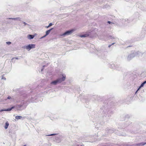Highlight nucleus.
Here are the masks:
<instances>
[{"label":"nucleus","mask_w":146,"mask_h":146,"mask_svg":"<svg viewBox=\"0 0 146 146\" xmlns=\"http://www.w3.org/2000/svg\"><path fill=\"white\" fill-rule=\"evenodd\" d=\"M62 78L56 80L54 81L51 82L52 84L56 85L57 83L61 82H62L64 81L66 78V76L64 74L62 75Z\"/></svg>","instance_id":"f257e3e1"},{"label":"nucleus","mask_w":146,"mask_h":146,"mask_svg":"<svg viewBox=\"0 0 146 146\" xmlns=\"http://www.w3.org/2000/svg\"><path fill=\"white\" fill-rule=\"evenodd\" d=\"M74 30L73 29L67 31L65 32V33H64L62 35H69L71 34Z\"/></svg>","instance_id":"f03ea898"},{"label":"nucleus","mask_w":146,"mask_h":146,"mask_svg":"<svg viewBox=\"0 0 146 146\" xmlns=\"http://www.w3.org/2000/svg\"><path fill=\"white\" fill-rule=\"evenodd\" d=\"M14 108V107L13 106L11 108H9L8 109H5V110H0V111H11Z\"/></svg>","instance_id":"7ed1b4c3"},{"label":"nucleus","mask_w":146,"mask_h":146,"mask_svg":"<svg viewBox=\"0 0 146 146\" xmlns=\"http://www.w3.org/2000/svg\"><path fill=\"white\" fill-rule=\"evenodd\" d=\"M35 36L34 35H29L27 36V38L28 39H31L34 38Z\"/></svg>","instance_id":"20e7f679"},{"label":"nucleus","mask_w":146,"mask_h":146,"mask_svg":"<svg viewBox=\"0 0 146 146\" xmlns=\"http://www.w3.org/2000/svg\"><path fill=\"white\" fill-rule=\"evenodd\" d=\"M146 83V81L144 82H143L140 85V86H139V88H138V89H137V92L139 89L142 87H143L144 86V85Z\"/></svg>","instance_id":"39448f33"},{"label":"nucleus","mask_w":146,"mask_h":146,"mask_svg":"<svg viewBox=\"0 0 146 146\" xmlns=\"http://www.w3.org/2000/svg\"><path fill=\"white\" fill-rule=\"evenodd\" d=\"M52 29H53V28H52V29L46 31V34L44 36V37L46 36H47V35H48L49 34V33H50Z\"/></svg>","instance_id":"423d86ee"},{"label":"nucleus","mask_w":146,"mask_h":146,"mask_svg":"<svg viewBox=\"0 0 146 146\" xmlns=\"http://www.w3.org/2000/svg\"><path fill=\"white\" fill-rule=\"evenodd\" d=\"M89 36V35L88 34H85L84 35H81L80 36L81 37H85Z\"/></svg>","instance_id":"0eeeda50"},{"label":"nucleus","mask_w":146,"mask_h":146,"mask_svg":"<svg viewBox=\"0 0 146 146\" xmlns=\"http://www.w3.org/2000/svg\"><path fill=\"white\" fill-rule=\"evenodd\" d=\"M9 125V123L8 121H7L5 123V129H7Z\"/></svg>","instance_id":"6e6552de"},{"label":"nucleus","mask_w":146,"mask_h":146,"mask_svg":"<svg viewBox=\"0 0 146 146\" xmlns=\"http://www.w3.org/2000/svg\"><path fill=\"white\" fill-rule=\"evenodd\" d=\"M26 48L28 50H30L31 49L30 44L26 46Z\"/></svg>","instance_id":"1a4fd4ad"},{"label":"nucleus","mask_w":146,"mask_h":146,"mask_svg":"<svg viewBox=\"0 0 146 146\" xmlns=\"http://www.w3.org/2000/svg\"><path fill=\"white\" fill-rule=\"evenodd\" d=\"M15 117L16 119H21L22 118V117L21 116H16Z\"/></svg>","instance_id":"9d476101"},{"label":"nucleus","mask_w":146,"mask_h":146,"mask_svg":"<svg viewBox=\"0 0 146 146\" xmlns=\"http://www.w3.org/2000/svg\"><path fill=\"white\" fill-rule=\"evenodd\" d=\"M30 45L31 48H34L35 47V44H30Z\"/></svg>","instance_id":"9b49d317"},{"label":"nucleus","mask_w":146,"mask_h":146,"mask_svg":"<svg viewBox=\"0 0 146 146\" xmlns=\"http://www.w3.org/2000/svg\"><path fill=\"white\" fill-rule=\"evenodd\" d=\"M52 25V23H50V24H49V25L47 27H46L48 28L49 27L51 26Z\"/></svg>","instance_id":"f8f14e48"},{"label":"nucleus","mask_w":146,"mask_h":146,"mask_svg":"<svg viewBox=\"0 0 146 146\" xmlns=\"http://www.w3.org/2000/svg\"><path fill=\"white\" fill-rule=\"evenodd\" d=\"M6 43L9 45L11 44V42H6Z\"/></svg>","instance_id":"ddd939ff"},{"label":"nucleus","mask_w":146,"mask_h":146,"mask_svg":"<svg viewBox=\"0 0 146 146\" xmlns=\"http://www.w3.org/2000/svg\"><path fill=\"white\" fill-rule=\"evenodd\" d=\"M7 98L8 99H10L11 98V97L10 96H9Z\"/></svg>","instance_id":"4468645a"},{"label":"nucleus","mask_w":146,"mask_h":146,"mask_svg":"<svg viewBox=\"0 0 146 146\" xmlns=\"http://www.w3.org/2000/svg\"><path fill=\"white\" fill-rule=\"evenodd\" d=\"M109 24H111V22H110V21H108V22Z\"/></svg>","instance_id":"2eb2a0df"},{"label":"nucleus","mask_w":146,"mask_h":146,"mask_svg":"<svg viewBox=\"0 0 146 146\" xmlns=\"http://www.w3.org/2000/svg\"><path fill=\"white\" fill-rule=\"evenodd\" d=\"M145 144H146V143H143V144H142V145H145Z\"/></svg>","instance_id":"dca6fc26"},{"label":"nucleus","mask_w":146,"mask_h":146,"mask_svg":"<svg viewBox=\"0 0 146 146\" xmlns=\"http://www.w3.org/2000/svg\"><path fill=\"white\" fill-rule=\"evenodd\" d=\"M54 135V134H52L50 135Z\"/></svg>","instance_id":"f3484780"},{"label":"nucleus","mask_w":146,"mask_h":146,"mask_svg":"<svg viewBox=\"0 0 146 146\" xmlns=\"http://www.w3.org/2000/svg\"><path fill=\"white\" fill-rule=\"evenodd\" d=\"M110 46H111V45H109V47H110Z\"/></svg>","instance_id":"a211bd4d"},{"label":"nucleus","mask_w":146,"mask_h":146,"mask_svg":"<svg viewBox=\"0 0 146 146\" xmlns=\"http://www.w3.org/2000/svg\"><path fill=\"white\" fill-rule=\"evenodd\" d=\"M137 91H136V92H135V93H137Z\"/></svg>","instance_id":"6ab92c4d"}]
</instances>
